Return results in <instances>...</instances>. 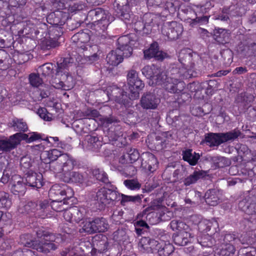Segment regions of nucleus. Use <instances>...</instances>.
<instances>
[{"label":"nucleus","mask_w":256,"mask_h":256,"mask_svg":"<svg viewBox=\"0 0 256 256\" xmlns=\"http://www.w3.org/2000/svg\"><path fill=\"white\" fill-rule=\"evenodd\" d=\"M170 76H168L165 72H161L157 76L156 84L160 85L168 92L172 94H181L182 98L186 96L188 99L191 98L190 94L183 92L186 84L182 80L188 79L192 77H196L198 72L196 70L187 69V68L181 66L180 64H174L168 72Z\"/></svg>","instance_id":"f257e3e1"},{"label":"nucleus","mask_w":256,"mask_h":256,"mask_svg":"<svg viewBox=\"0 0 256 256\" xmlns=\"http://www.w3.org/2000/svg\"><path fill=\"white\" fill-rule=\"evenodd\" d=\"M40 159L49 164V169L54 174L61 173L64 168H71L74 162L72 156L56 148L44 151L41 154Z\"/></svg>","instance_id":"f03ea898"},{"label":"nucleus","mask_w":256,"mask_h":256,"mask_svg":"<svg viewBox=\"0 0 256 256\" xmlns=\"http://www.w3.org/2000/svg\"><path fill=\"white\" fill-rule=\"evenodd\" d=\"M114 20V17L108 10L101 8L90 10L86 16V20L90 24L91 28L98 36H102L108 26Z\"/></svg>","instance_id":"7ed1b4c3"},{"label":"nucleus","mask_w":256,"mask_h":256,"mask_svg":"<svg viewBox=\"0 0 256 256\" xmlns=\"http://www.w3.org/2000/svg\"><path fill=\"white\" fill-rule=\"evenodd\" d=\"M70 60V58H64L62 62L57 64L56 77L52 79V85L56 88L68 90L74 86V79L68 68L72 64Z\"/></svg>","instance_id":"20e7f679"},{"label":"nucleus","mask_w":256,"mask_h":256,"mask_svg":"<svg viewBox=\"0 0 256 256\" xmlns=\"http://www.w3.org/2000/svg\"><path fill=\"white\" fill-rule=\"evenodd\" d=\"M26 0H0V20L3 26L9 25L17 18L18 8L24 6Z\"/></svg>","instance_id":"39448f33"},{"label":"nucleus","mask_w":256,"mask_h":256,"mask_svg":"<svg viewBox=\"0 0 256 256\" xmlns=\"http://www.w3.org/2000/svg\"><path fill=\"white\" fill-rule=\"evenodd\" d=\"M213 248L214 256H232L236 252V248L232 242L235 236L231 234L218 235Z\"/></svg>","instance_id":"423d86ee"},{"label":"nucleus","mask_w":256,"mask_h":256,"mask_svg":"<svg viewBox=\"0 0 256 256\" xmlns=\"http://www.w3.org/2000/svg\"><path fill=\"white\" fill-rule=\"evenodd\" d=\"M178 60L181 66L187 68V69L196 70L200 74V66L202 60L199 54L194 52L190 48L182 49L179 52Z\"/></svg>","instance_id":"0eeeda50"},{"label":"nucleus","mask_w":256,"mask_h":256,"mask_svg":"<svg viewBox=\"0 0 256 256\" xmlns=\"http://www.w3.org/2000/svg\"><path fill=\"white\" fill-rule=\"evenodd\" d=\"M96 198L98 202L106 206L120 201V193L116 186L110 183L106 187H102L98 190Z\"/></svg>","instance_id":"6e6552de"},{"label":"nucleus","mask_w":256,"mask_h":256,"mask_svg":"<svg viewBox=\"0 0 256 256\" xmlns=\"http://www.w3.org/2000/svg\"><path fill=\"white\" fill-rule=\"evenodd\" d=\"M74 196L73 190L66 184H54L48 192V196L50 200H64L63 204L66 203V200H70Z\"/></svg>","instance_id":"1a4fd4ad"},{"label":"nucleus","mask_w":256,"mask_h":256,"mask_svg":"<svg viewBox=\"0 0 256 256\" xmlns=\"http://www.w3.org/2000/svg\"><path fill=\"white\" fill-rule=\"evenodd\" d=\"M127 80L130 93L128 94L130 100H135L139 97L140 91L144 86V83L138 77L136 70H132L127 74Z\"/></svg>","instance_id":"9d476101"},{"label":"nucleus","mask_w":256,"mask_h":256,"mask_svg":"<svg viewBox=\"0 0 256 256\" xmlns=\"http://www.w3.org/2000/svg\"><path fill=\"white\" fill-rule=\"evenodd\" d=\"M136 36L133 34L122 36L117 40L118 49L123 52L126 58L130 57L132 54L133 48H138V42L134 40Z\"/></svg>","instance_id":"9b49d317"},{"label":"nucleus","mask_w":256,"mask_h":256,"mask_svg":"<svg viewBox=\"0 0 256 256\" xmlns=\"http://www.w3.org/2000/svg\"><path fill=\"white\" fill-rule=\"evenodd\" d=\"M210 2H207L204 4L198 6L194 9L196 18L190 19L188 22L192 27L197 25H202L208 23L210 16L206 14L210 8H212Z\"/></svg>","instance_id":"f8f14e48"},{"label":"nucleus","mask_w":256,"mask_h":256,"mask_svg":"<svg viewBox=\"0 0 256 256\" xmlns=\"http://www.w3.org/2000/svg\"><path fill=\"white\" fill-rule=\"evenodd\" d=\"M184 30L182 24L176 21L166 22L162 27V34L168 40H176L182 35Z\"/></svg>","instance_id":"ddd939ff"},{"label":"nucleus","mask_w":256,"mask_h":256,"mask_svg":"<svg viewBox=\"0 0 256 256\" xmlns=\"http://www.w3.org/2000/svg\"><path fill=\"white\" fill-rule=\"evenodd\" d=\"M18 18H14V22H12L9 25L4 26L5 28L10 26V30L13 32L14 30H18L19 36H24L32 34L35 32V26L30 20L20 21Z\"/></svg>","instance_id":"4468645a"},{"label":"nucleus","mask_w":256,"mask_h":256,"mask_svg":"<svg viewBox=\"0 0 256 256\" xmlns=\"http://www.w3.org/2000/svg\"><path fill=\"white\" fill-rule=\"evenodd\" d=\"M130 0H115L114 6L116 15L124 22L129 23L131 18Z\"/></svg>","instance_id":"2eb2a0df"},{"label":"nucleus","mask_w":256,"mask_h":256,"mask_svg":"<svg viewBox=\"0 0 256 256\" xmlns=\"http://www.w3.org/2000/svg\"><path fill=\"white\" fill-rule=\"evenodd\" d=\"M88 29H84L81 32L75 34L72 37V40L76 46L84 51H87L88 46V42L90 39V34L91 33Z\"/></svg>","instance_id":"dca6fc26"},{"label":"nucleus","mask_w":256,"mask_h":256,"mask_svg":"<svg viewBox=\"0 0 256 256\" xmlns=\"http://www.w3.org/2000/svg\"><path fill=\"white\" fill-rule=\"evenodd\" d=\"M69 17V14L63 8L57 10L47 15L46 22L50 25L62 26Z\"/></svg>","instance_id":"f3484780"},{"label":"nucleus","mask_w":256,"mask_h":256,"mask_svg":"<svg viewBox=\"0 0 256 256\" xmlns=\"http://www.w3.org/2000/svg\"><path fill=\"white\" fill-rule=\"evenodd\" d=\"M107 94L110 99L114 100L117 103L126 106L128 103L129 98L126 96V92L116 86H112L107 88Z\"/></svg>","instance_id":"a211bd4d"},{"label":"nucleus","mask_w":256,"mask_h":256,"mask_svg":"<svg viewBox=\"0 0 256 256\" xmlns=\"http://www.w3.org/2000/svg\"><path fill=\"white\" fill-rule=\"evenodd\" d=\"M141 158V168L145 172H153L156 170L158 162L154 154L150 152H144Z\"/></svg>","instance_id":"6ab92c4d"},{"label":"nucleus","mask_w":256,"mask_h":256,"mask_svg":"<svg viewBox=\"0 0 256 256\" xmlns=\"http://www.w3.org/2000/svg\"><path fill=\"white\" fill-rule=\"evenodd\" d=\"M160 100L156 94L152 92H146L140 100V106L143 109L156 110L158 108Z\"/></svg>","instance_id":"aec40b11"},{"label":"nucleus","mask_w":256,"mask_h":256,"mask_svg":"<svg viewBox=\"0 0 256 256\" xmlns=\"http://www.w3.org/2000/svg\"><path fill=\"white\" fill-rule=\"evenodd\" d=\"M20 144L18 132L14 134L9 138H0V151L2 152H10L16 148Z\"/></svg>","instance_id":"412c9836"},{"label":"nucleus","mask_w":256,"mask_h":256,"mask_svg":"<svg viewBox=\"0 0 256 256\" xmlns=\"http://www.w3.org/2000/svg\"><path fill=\"white\" fill-rule=\"evenodd\" d=\"M47 242L46 241L42 242V244H40L36 240H30L26 242L25 246L44 254H48L51 250H55L58 248V245L54 244V242Z\"/></svg>","instance_id":"4be33fe9"},{"label":"nucleus","mask_w":256,"mask_h":256,"mask_svg":"<svg viewBox=\"0 0 256 256\" xmlns=\"http://www.w3.org/2000/svg\"><path fill=\"white\" fill-rule=\"evenodd\" d=\"M10 185V190L14 194L23 195L26 192V184L23 178L18 174L12 176Z\"/></svg>","instance_id":"5701e85b"},{"label":"nucleus","mask_w":256,"mask_h":256,"mask_svg":"<svg viewBox=\"0 0 256 256\" xmlns=\"http://www.w3.org/2000/svg\"><path fill=\"white\" fill-rule=\"evenodd\" d=\"M73 161L72 166L71 168L68 170H65L64 168L62 170L61 172L63 174L64 181L66 182L82 183L84 180L82 175L78 172H71L76 165V161L74 158Z\"/></svg>","instance_id":"b1692460"},{"label":"nucleus","mask_w":256,"mask_h":256,"mask_svg":"<svg viewBox=\"0 0 256 256\" xmlns=\"http://www.w3.org/2000/svg\"><path fill=\"white\" fill-rule=\"evenodd\" d=\"M198 228L200 230L208 235L218 234L217 232L219 230L218 224L215 220H202L198 224Z\"/></svg>","instance_id":"393cba45"},{"label":"nucleus","mask_w":256,"mask_h":256,"mask_svg":"<svg viewBox=\"0 0 256 256\" xmlns=\"http://www.w3.org/2000/svg\"><path fill=\"white\" fill-rule=\"evenodd\" d=\"M26 174V183L28 186L40 188L43 186V176L41 173L28 171Z\"/></svg>","instance_id":"a878e982"},{"label":"nucleus","mask_w":256,"mask_h":256,"mask_svg":"<svg viewBox=\"0 0 256 256\" xmlns=\"http://www.w3.org/2000/svg\"><path fill=\"white\" fill-rule=\"evenodd\" d=\"M239 206L242 207V210L249 215L256 214V197L254 196H246L240 202Z\"/></svg>","instance_id":"bb28decb"},{"label":"nucleus","mask_w":256,"mask_h":256,"mask_svg":"<svg viewBox=\"0 0 256 256\" xmlns=\"http://www.w3.org/2000/svg\"><path fill=\"white\" fill-rule=\"evenodd\" d=\"M18 134L20 142L24 140H25L26 143L29 144L36 141L43 140L44 144V142L52 143V142L49 140L48 136H46L44 134L42 133L32 132H30L28 134H26L18 132Z\"/></svg>","instance_id":"cd10ccee"},{"label":"nucleus","mask_w":256,"mask_h":256,"mask_svg":"<svg viewBox=\"0 0 256 256\" xmlns=\"http://www.w3.org/2000/svg\"><path fill=\"white\" fill-rule=\"evenodd\" d=\"M36 236L38 238L44 240L45 241L55 242L56 243H60L63 240L61 234H53L43 228L37 230Z\"/></svg>","instance_id":"c85d7f7f"},{"label":"nucleus","mask_w":256,"mask_h":256,"mask_svg":"<svg viewBox=\"0 0 256 256\" xmlns=\"http://www.w3.org/2000/svg\"><path fill=\"white\" fill-rule=\"evenodd\" d=\"M194 236L191 232H180L174 234L173 242L178 246H184L191 242Z\"/></svg>","instance_id":"c756f323"},{"label":"nucleus","mask_w":256,"mask_h":256,"mask_svg":"<svg viewBox=\"0 0 256 256\" xmlns=\"http://www.w3.org/2000/svg\"><path fill=\"white\" fill-rule=\"evenodd\" d=\"M140 153L138 150L134 148H130L120 158V162L122 164H133L140 158Z\"/></svg>","instance_id":"7c9ffc66"},{"label":"nucleus","mask_w":256,"mask_h":256,"mask_svg":"<svg viewBox=\"0 0 256 256\" xmlns=\"http://www.w3.org/2000/svg\"><path fill=\"white\" fill-rule=\"evenodd\" d=\"M123 52L116 48V50H111L106 56V60L107 62L112 66H118L123 60Z\"/></svg>","instance_id":"2f4dec72"},{"label":"nucleus","mask_w":256,"mask_h":256,"mask_svg":"<svg viewBox=\"0 0 256 256\" xmlns=\"http://www.w3.org/2000/svg\"><path fill=\"white\" fill-rule=\"evenodd\" d=\"M222 133L210 132L205 136L204 141L210 147L218 146L224 143Z\"/></svg>","instance_id":"473e14b6"},{"label":"nucleus","mask_w":256,"mask_h":256,"mask_svg":"<svg viewBox=\"0 0 256 256\" xmlns=\"http://www.w3.org/2000/svg\"><path fill=\"white\" fill-rule=\"evenodd\" d=\"M24 56V54H18V59L17 60L18 62H16V60L15 59V58L12 59L8 53V56H5V58H3L2 59V62H0V70L4 71L10 68L12 66L13 61H15L18 64H22L24 63L25 62H26V60H20V59H22ZM14 58H16L15 56Z\"/></svg>","instance_id":"72a5a7b5"},{"label":"nucleus","mask_w":256,"mask_h":256,"mask_svg":"<svg viewBox=\"0 0 256 256\" xmlns=\"http://www.w3.org/2000/svg\"><path fill=\"white\" fill-rule=\"evenodd\" d=\"M170 227L176 232H191L192 229L190 226L181 219H174L170 222Z\"/></svg>","instance_id":"f704fd0d"},{"label":"nucleus","mask_w":256,"mask_h":256,"mask_svg":"<svg viewBox=\"0 0 256 256\" xmlns=\"http://www.w3.org/2000/svg\"><path fill=\"white\" fill-rule=\"evenodd\" d=\"M157 252L160 256H169L174 250V246L168 240L160 239Z\"/></svg>","instance_id":"c9c22d12"},{"label":"nucleus","mask_w":256,"mask_h":256,"mask_svg":"<svg viewBox=\"0 0 256 256\" xmlns=\"http://www.w3.org/2000/svg\"><path fill=\"white\" fill-rule=\"evenodd\" d=\"M206 176V172L202 170H194L192 174L184 179V184L186 186L194 184L199 180L204 178Z\"/></svg>","instance_id":"e433bc0d"},{"label":"nucleus","mask_w":256,"mask_h":256,"mask_svg":"<svg viewBox=\"0 0 256 256\" xmlns=\"http://www.w3.org/2000/svg\"><path fill=\"white\" fill-rule=\"evenodd\" d=\"M142 74L147 78L155 80L156 84V77L161 73L160 70L154 65L146 66L142 70Z\"/></svg>","instance_id":"4c0bfd02"},{"label":"nucleus","mask_w":256,"mask_h":256,"mask_svg":"<svg viewBox=\"0 0 256 256\" xmlns=\"http://www.w3.org/2000/svg\"><path fill=\"white\" fill-rule=\"evenodd\" d=\"M230 34L228 30L218 28L214 32V38L220 44H225L228 42Z\"/></svg>","instance_id":"58836bf2"},{"label":"nucleus","mask_w":256,"mask_h":256,"mask_svg":"<svg viewBox=\"0 0 256 256\" xmlns=\"http://www.w3.org/2000/svg\"><path fill=\"white\" fill-rule=\"evenodd\" d=\"M90 172L94 178H96L98 180L104 184L108 186V184L111 182L109 180L107 174L102 168H95L91 169Z\"/></svg>","instance_id":"ea45409f"},{"label":"nucleus","mask_w":256,"mask_h":256,"mask_svg":"<svg viewBox=\"0 0 256 256\" xmlns=\"http://www.w3.org/2000/svg\"><path fill=\"white\" fill-rule=\"evenodd\" d=\"M182 159L184 161L188 162L191 166H195L197 164L200 158L198 153L194 152L192 154V150L188 149L182 152Z\"/></svg>","instance_id":"a19ab883"},{"label":"nucleus","mask_w":256,"mask_h":256,"mask_svg":"<svg viewBox=\"0 0 256 256\" xmlns=\"http://www.w3.org/2000/svg\"><path fill=\"white\" fill-rule=\"evenodd\" d=\"M212 235L213 236H212V235H204L198 240L202 246L204 248H215V242L216 238H217L216 237L218 235H222V234H212Z\"/></svg>","instance_id":"79ce46f5"},{"label":"nucleus","mask_w":256,"mask_h":256,"mask_svg":"<svg viewBox=\"0 0 256 256\" xmlns=\"http://www.w3.org/2000/svg\"><path fill=\"white\" fill-rule=\"evenodd\" d=\"M8 126L13 128L14 131L26 132L28 130L26 123L22 119L18 118H13L11 122H8Z\"/></svg>","instance_id":"37998d69"},{"label":"nucleus","mask_w":256,"mask_h":256,"mask_svg":"<svg viewBox=\"0 0 256 256\" xmlns=\"http://www.w3.org/2000/svg\"><path fill=\"white\" fill-rule=\"evenodd\" d=\"M86 7V4L82 2H71L66 6L65 4V7L64 10L69 14L70 13L75 14L76 12L82 10Z\"/></svg>","instance_id":"c03bdc74"},{"label":"nucleus","mask_w":256,"mask_h":256,"mask_svg":"<svg viewBox=\"0 0 256 256\" xmlns=\"http://www.w3.org/2000/svg\"><path fill=\"white\" fill-rule=\"evenodd\" d=\"M87 142L88 148L92 151H98L102 146V141L97 136H88Z\"/></svg>","instance_id":"a18cd8bd"},{"label":"nucleus","mask_w":256,"mask_h":256,"mask_svg":"<svg viewBox=\"0 0 256 256\" xmlns=\"http://www.w3.org/2000/svg\"><path fill=\"white\" fill-rule=\"evenodd\" d=\"M219 200L217 192L214 190H210L205 194V201L210 206H216Z\"/></svg>","instance_id":"49530a36"},{"label":"nucleus","mask_w":256,"mask_h":256,"mask_svg":"<svg viewBox=\"0 0 256 256\" xmlns=\"http://www.w3.org/2000/svg\"><path fill=\"white\" fill-rule=\"evenodd\" d=\"M57 67L52 63H46L39 67V70L41 74L44 77L52 76L55 70H56Z\"/></svg>","instance_id":"de8ad7c7"},{"label":"nucleus","mask_w":256,"mask_h":256,"mask_svg":"<svg viewBox=\"0 0 256 256\" xmlns=\"http://www.w3.org/2000/svg\"><path fill=\"white\" fill-rule=\"evenodd\" d=\"M172 139V135L169 134L168 132H164L161 134V136L156 137L157 141L160 140V142L158 144H160L161 149L166 148L170 145Z\"/></svg>","instance_id":"09e8293b"},{"label":"nucleus","mask_w":256,"mask_h":256,"mask_svg":"<svg viewBox=\"0 0 256 256\" xmlns=\"http://www.w3.org/2000/svg\"><path fill=\"white\" fill-rule=\"evenodd\" d=\"M63 34V28L62 26L50 25L49 26L48 34V38H54L58 41L60 38Z\"/></svg>","instance_id":"8fccbe9b"},{"label":"nucleus","mask_w":256,"mask_h":256,"mask_svg":"<svg viewBox=\"0 0 256 256\" xmlns=\"http://www.w3.org/2000/svg\"><path fill=\"white\" fill-rule=\"evenodd\" d=\"M138 16H134L131 13L130 20L129 23H125L126 24H132L136 31H140L146 29V26L144 22V20H138Z\"/></svg>","instance_id":"3c124183"},{"label":"nucleus","mask_w":256,"mask_h":256,"mask_svg":"<svg viewBox=\"0 0 256 256\" xmlns=\"http://www.w3.org/2000/svg\"><path fill=\"white\" fill-rule=\"evenodd\" d=\"M162 8V14L166 16L172 14L176 11V6H175L174 4L171 1L164 2Z\"/></svg>","instance_id":"603ef678"},{"label":"nucleus","mask_w":256,"mask_h":256,"mask_svg":"<svg viewBox=\"0 0 256 256\" xmlns=\"http://www.w3.org/2000/svg\"><path fill=\"white\" fill-rule=\"evenodd\" d=\"M156 16L152 13H146L142 18V20H144L146 29H150V30L151 28L150 27L154 26V24H157L156 22Z\"/></svg>","instance_id":"864d4df0"},{"label":"nucleus","mask_w":256,"mask_h":256,"mask_svg":"<svg viewBox=\"0 0 256 256\" xmlns=\"http://www.w3.org/2000/svg\"><path fill=\"white\" fill-rule=\"evenodd\" d=\"M12 204V202L11 199L10 198L9 194L4 192H0V208L8 209L11 206Z\"/></svg>","instance_id":"5fc2aeb1"},{"label":"nucleus","mask_w":256,"mask_h":256,"mask_svg":"<svg viewBox=\"0 0 256 256\" xmlns=\"http://www.w3.org/2000/svg\"><path fill=\"white\" fill-rule=\"evenodd\" d=\"M94 224L96 227V232H104L108 230V224L106 220L103 218H94Z\"/></svg>","instance_id":"6e6d98bb"},{"label":"nucleus","mask_w":256,"mask_h":256,"mask_svg":"<svg viewBox=\"0 0 256 256\" xmlns=\"http://www.w3.org/2000/svg\"><path fill=\"white\" fill-rule=\"evenodd\" d=\"M59 45L58 42L49 38H44L40 44V46L43 50H48L52 48H54Z\"/></svg>","instance_id":"4d7b16f0"},{"label":"nucleus","mask_w":256,"mask_h":256,"mask_svg":"<svg viewBox=\"0 0 256 256\" xmlns=\"http://www.w3.org/2000/svg\"><path fill=\"white\" fill-rule=\"evenodd\" d=\"M134 224L137 236H142L145 232V229L149 228L148 224L144 220L136 221Z\"/></svg>","instance_id":"13d9d810"},{"label":"nucleus","mask_w":256,"mask_h":256,"mask_svg":"<svg viewBox=\"0 0 256 256\" xmlns=\"http://www.w3.org/2000/svg\"><path fill=\"white\" fill-rule=\"evenodd\" d=\"M141 197L139 195L136 196H127L120 193V204L124 206L128 202H141Z\"/></svg>","instance_id":"bf43d9fd"},{"label":"nucleus","mask_w":256,"mask_h":256,"mask_svg":"<svg viewBox=\"0 0 256 256\" xmlns=\"http://www.w3.org/2000/svg\"><path fill=\"white\" fill-rule=\"evenodd\" d=\"M72 214L74 222L78 223L84 218L86 212L84 208L74 206L72 207Z\"/></svg>","instance_id":"052dcab7"},{"label":"nucleus","mask_w":256,"mask_h":256,"mask_svg":"<svg viewBox=\"0 0 256 256\" xmlns=\"http://www.w3.org/2000/svg\"><path fill=\"white\" fill-rule=\"evenodd\" d=\"M47 13L48 10L43 3L36 4L32 12L33 15L38 17V19L44 18L47 14Z\"/></svg>","instance_id":"680f3d73"},{"label":"nucleus","mask_w":256,"mask_h":256,"mask_svg":"<svg viewBox=\"0 0 256 256\" xmlns=\"http://www.w3.org/2000/svg\"><path fill=\"white\" fill-rule=\"evenodd\" d=\"M242 134L241 132L238 128H235L233 130L222 134V136L224 142L228 140H234L240 136Z\"/></svg>","instance_id":"e2e57ef3"},{"label":"nucleus","mask_w":256,"mask_h":256,"mask_svg":"<svg viewBox=\"0 0 256 256\" xmlns=\"http://www.w3.org/2000/svg\"><path fill=\"white\" fill-rule=\"evenodd\" d=\"M212 160L216 168H224L229 165L228 160L224 156H215L212 158Z\"/></svg>","instance_id":"0e129e2a"},{"label":"nucleus","mask_w":256,"mask_h":256,"mask_svg":"<svg viewBox=\"0 0 256 256\" xmlns=\"http://www.w3.org/2000/svg\"><path fill=\"white\" fill-rule=\"evenodd\" d=\"M88 50L90 52V54L86 55L90 60L96 61L98 59L99 55L101 54L100 50L98 45L94 44L90 46L88 44Z\"/></svg>","instance_id":"69168bd1"},{"label":"nucleus","mask_w":256,"mask_h":256,"mask_svg":"<svg viewBox=\"0 0 256 256\" xmlns=\"http://www.w3.org/2000/svg\"><path fill=\"white\" fill-rule=\"evenodd\" d=\"M158 44L157 42L152 44L150 47L144 51V57L146 59H150L154 58L158 53Z\"/></svg>","instance_id":"338daca9"},{"label":"nucleus","mask_w":256,"mask_h":256,"mask_svg":"<svg viewBox=\"0 0 256 256\" xmlns=\"http://www.w3.org/2000/svg\"><path fill=\"white\" fill-rule=\"evenodd\" d=\"M28 80L30 85L33 87L38 88L43 84V81L40 75L35 73H32L29 75Z\"/></svg>","instance_id":"774afa93"}]
</instances>
